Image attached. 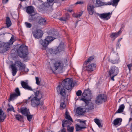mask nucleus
Returning a JSON list of instances; mask_svg holds the SVG:
<instances>
[{
    "mask_svg": "<svg viewBox=\"0 0 132 132\" xmlns=\"http://www.w3.org/2000/svg\"><path fill=\"white\" fill-rule=\"evenodd\" d=\"M91 95V91L89 89L85 90L83 93V101L84 102L83 105V114L86 112L94 109V105L90 100Z\"/></svg>",
    "mask_w": 132,
    "mask_h": 132,
    "instance_id": "f257e3e1",
    "label": "nucleus"
},
{
    "mask_svg": "<svg viewBox=\"0 0 132 132\" xmlns=\"http://www.w3.org/2000/svg\"><path fill=\"white\" fill-rule=\"evenodd\" d=\"M16 66H17L19 68L20 70L24 68V64L19 61H15L14 64H12L10 65L12 69V72L13 76L16 75L18 71Z\"/></svg>",
    "mask_w": 132,
    "mask_h": 132,
    "instance_id": "f03ea898",
    "label": "nucleus"
},
{
    "mask_svg": "<svg viewBox=\"0 0 132 132\" xmlns=\"http://www.w3.org/2000/svg\"><path fill=\"white\" fill-rule=\"evenodd\" d=\"M119 72V69L118 67L114 66L111 67L108 72V75L110 79L113 81H114V78L118 75Z\"/></svg>",
    "mask_w": 132,
    "mask_h": 132,
    "instance_id": "7ed1b4c3",
    "label": "nucleus"
},
{
    "mask_svg": "<svg viewBox=\"0 0 132 132\" xmlns=\"http://www.w3.org/2000/svg\"><path fill=\"white\" fill-rule=\"evenodd\" d=\"M28 47L24 45H21L18 50V54L19 56L21 58L26 57L28 55Z\"/></svg>",
    "mask_w": 132,
    "mask_h": 132,
    "instance_id": "20e7f679",
    "label": "nucleus"
},
{
    "mask_svg": "<svg viewBox=\"0 0 132 132\" xmlns=\"http://www.w3.org/2000/svg\"><path fill=\"white\" fill-rule=\"evenodd\" d=\"M64 65V63L62 61L58 60L53 64V67H51V69L53 72L57 70H61L63 68Z\"/></svg>",
    "mask_w": 132,
    "mask_h": 132,
    "instance_id": "39448f33",
    "label": "nucleus"
},
{
    "mask_svg": "<svg viewBox=\"0 0 132 132\" xmlns=\"http://www.w3.org/2000/svg\"><path fill=\"white\" fill-rule=\"evenodd\" d=\"M107 100V97L105 94H100L97 96L95 102L96 104L99 105L106 101Z\"/></svg>",
    "mask_w": 132,
    "mask_h": 132,
    "instance_id": "423d86ee",
    "label": "nucleus"
},
{
    "mask_svg": "<svg viewBox=\"0 0 132 132\" xmlns=\"http://www.w3.org/2000/svg\"><path fill=\"white\" fill-rule=\"evenodd\" d=\"M72 80L69 78L64 79L60 85H62L68 90L70 89L72 87Z\"/></svg>",
    "mask_w": 132,
    "mask_h": 132,
    "instance_id": "0eeeda50",
    "label": "nucleus"
},
{
    "mask_svg": "<svg viewBox=\"0 0 132 132\" xmlns=\"http://www.w3.org/2000/svg\"><path fill=\"white\" fill-rule=\"evenodd\" d=\"M54 38L53 37L48 36L44 39V41L42 40H39L40 43L43 46V47H46L52 41Z\"/></svg>",
    "mask_w": 132,
    "mask_h": 132,
    "instance_id": "6e6552de",
    "label": "nucleus"
},
{
    "mask_svg": "<svg viewBox=\"0 0 132 132\" xmlns=\"http://www.w3.org/2000/svg\"><path fill=\"white\" fill-rule=\"evenodd\" d=\"M62 85H60L57 87V91L59 93L60 95L64 97V98L67 95V91Z\"/></svg>",
    "mask_w": 132,
    "mask_h": 132,
    "instance_id": "1a4fd4ad",
    "label": "nucleus"
},
{
    "mask_svg": "<svg viewBox=\"0 0 132 132\" xmlns=\"http://www.w3.org/2000/svg\"><path fill=\"white\" fill-rule=\"evenodd\" d=\"M10 45L8 43H2L0 44V53H2L8 50Z\"/></svg>",
    "mask_w": 132,
    "mask_h": 132,
    "instance_id": "9d476101",
    "label": "nucleus"
},
{
    "mask_svg": "<svg viewBox=\"0 0 132 132\" xmlns=\"http://www.w3.org/2000/svg\"><path fill=\"white\" fill-rule=\"evenodd\" d=\"M32 34L36 38L39 39L42 37L43 31L40 29L35 30L32 31Z\"/></svg>",
    "mask_w": 132,
    "mask_h": 132,
    "instance_id": "9b49d317",
    "label": "nucleus"
},
{
    "mask_svg": "<svg viewBox=\"0 0 132 132\" xmlns=\"http://www.w3.org/2000/svg\"><path fill=\"white\" fill-rule=\"evenodd\" d=\"M28 80L21 81V84L22 87L26 89L29 90H33L31 87L28 85Z\"/></svg>",
    "mask_w": 132,
    "mask_h": 132,
    "instance_id": "f8f14e48",
    "label": "nucleus"
},
{
    "mask_svg": "<svg viewBox=\"0 0 132 132\" xmlns=\"http://www.w3.org/2000/svg\"><path fill=\"white\" fill-rule=\"evenodd\" d=\"M96 67V64L94 63H92L84 68V69L87 70L92 71L95 70Z\"/></svg>",
    "mask_w": 132,
    "mask_h": 132,
    "instance_id": "ddd939ff",
    "label": "nucleus"
},
{
    "mask_svg": "<svg viewBox=\"0 0 132 132\" xmlns=\"http://www.w3.org/2000/svg\"><path fill=\"white\" fill-rule=\"evenodd\" d=\"M111 14V13H110V12L103 13L100 14L99 16L101 18L107 20L110 18Z\"/></svg>",
    "mask_w": 132,
    "mask_h": 132,
    "instance_id": "4468645a",
    "label": "nucleus"
},
{
    "mask_svg": "<svg viewBox=\"0 0 132 132\" xmlns=\"http://www.w3.org/2000/svg\"><path fill=\"white\" fill-rule=\"evenodd\" d=\"M31 105L33 107L37 106L40 103V100L34 97L31 100Z\"/></svg>",
    "mask_w": 132,
    "mask_h": 132,
    "instance_id": "2eb2a0df",
    "label": "nucleus"
},
{
    "mask_svg": "<svg viewBox=\"0 0 132 132\" xmlns=\"http://www.w3.org/2000/svg\"><path fill=\"white\" fill-rule=\"evenodd\" d=\"M113 64H116L118 63L120 60L119 56L118 54H116L113 56V59L110 61Z\"/></svg>",
    "mask_w": 132,
    "mask_h": 132,
    "instance_id": "dca6fc26",
    "label": "nucleus"
},
{
    "mask_svg": "<svg viewBox=\"0 0 132 132\" xmlns=\"http://www.w3.org/2000/svg\"><path fill=\"white\" fill-rule=\"evenodd\" d=\"M73 121H71L67 119L66 120H64L62 121V126L63 127H69V125L72 124V122H73Z\"/></svg>",
    "mask_w": 132,
    "mask_h": 132,
    "instance_id": "f3484780",
    "label": "nucleus"
},
{
    "mask_svg": "<svg viewBox=\"0 0 132 132\" xmlns=\"http://www.w3.org/2000/svg\"><path fill=\"white\" fill-rule=\"evenodd\" d=\"M20 112L23 115L26 116V115L30 114L29 110L26 108H21L19 109Z\"/></svg>",
    "mask_w": 132,
    "mask_h": 132,
    "instance_id": "a211bd4d",
    "label": "nucleus"
},
{
    "mask_svg": "<svg viewBox=\"0 0 132 132\" xmlns=\"http://www.w3.org/2000/svg\"><path fill=\"white\" fill-rule=\"evenodd\" d=\"M43 49H45L46 51L48 54L50 53L52 54H57L56 52L55 49H49L47 48V47H43Z\"/></svg>",
    "mask_w": 132,
    "mask_h": 132,
    "instance_id": "6ab92c4d",
    "label": "nucleus"
},
{
    "mask_svg": "<svg viewBox=\"0 0 132 132\" xmlns=\"http://www.w3.org/2000/svg\"><path fill=\"white\" fill-rule=\"evenodd\" d=\"M35 96L34 97H35L38 100H40L43 96V93L38 90L36 91L35 93Z\"/></svg>",
    "mask_w": 132,
    "mask_h": 132,
    "instance_id": "aec40b11",
    "label": "nucleus"
},
{
    "mask_svg": "<svg viewBox=\"0 0 132 132\" xmlns=\"http://www.w3.org/2000/svg\"><path fill=\"white\" fill-rule=\"evenodd\" d=\"M120 0H113L112 2H109L106 3L104 2V5H112L113 6H116Z\"/></svg>",
    "mask_w": 132,
    "mask_h": 132,
    "instance_id": "412c9836",
    "label": "nucleus"
},
{
    "mask_svg": "<svg viewBox=\"0 0 132 132\" xmlns=\"http://www.w3.org/2000/svg\"><path fill=\"white\" fill-rule=\"evenodd\" d=\"M121 32V31H119L117 33H112L110 36L112 38V40H114L118 37L120 35V34Z\"/></svg>",
    "mask_w": 132,
    "mask_h": 132,
    "instance_id": "4be33fe9",
    "label": "nucleus"
},
{
    "mask_svg": "<svg viewBox=\"0 0 132 132\" xmlns=\"http://www.w3.org/2000/svg\"><path fill=\"white\" fill-rule=\"evenodd\" d=\"M34 7L31 6L27 7L26 8V12L29 14H31L35 13L34 10Z\"/></svg>",
    "mask_w": 132,
    "mask_h": 132,
    "instance_id": "5701e85b",
    "label": "nucleus"
},
{
    "mask_svg": "<svg viewBox=\"0 0 132 132\" xmlns=\"http://www.w3.org/2000/svg\"><path fill=\"white\" fill-rule=\"evenodd\" d=\"M34 13L33 14H31L29 15V20L30 22H32L37 19V16L35 13Z\"/></svg>",
    "mask_w": 132,
    "mask_h": 132,
    "instance_id": "b1692460",
    "label": "nucleus"
},
{
    "mask_svg": "<svg viewBox=\"0 0 132 132\" xmlns=\"http://www.w3.org/2000/svg\"><path fill=\"white\" fill-rule=\"evenodd\" d=\"M55 49L56 52L57 54L59 53L64 50V45L62 44H60L58 47Z\"/></svg>",
    "mask_w": 132,
    "mask_h": 132,
    "instance_id": "393cba45",
    "label": "nucleus"
},
{
    "mask_svg": "<svg viewBox=\"0 0 132 132\" xmlns=\"http://www.w3.org/2000/svg\"><path fill=\"white\" fill-rule=\"evenodd\" d=\"M94 6L91 4H89L87 7V10L89 14L92 15L94 12Z\"/></svg>",
    "mask_w": 132,
    "mask_h": 132,
    "instance_id": "a878e982",
    "label": "nucleus"
},
{
    "mask_svg": "<svg viewBox=\"0 0 132 132\" xmlns=\"http://www.w3.org/2000/svg\"><path fill=\"white\" fill-rule=\"evenodd\" d=\"M6 118V115L1 109H0V122H3Z\"/></svg>",
    "mask_w": 132,
    "mask_h": 132,
    "instance_id": "bb28decb",
    "label": "nucleus"
},
{
    "mask_svg": "<svg viewBox=\"0 0 132 132\" xmlns=\"http://www.w3.org/2000/svg\"><path fill=\"white\" fill-rule=\"evenodd\" d=\"M125 106L123 104H122L120 105L119 107V109L116 111L115 114L117 113H120L123 112L125 109Z\"/></svg>",
    "mask_w": 132,
    "mask_h": 132,
    "instance_id": "cd10ccee",
    "label": "nucleus"
},
{
    "mask_svg": "<svg viewBox=\"0 0 132 132\" xmlns=\"http://www.w3.org/2000/svg\"><path fill=\"white\" fill-rule=\"evenodd\" d=\"M76 113L79 115L82 114V108L81 107H79L77 108L76 110Z\"/></svg>",
    "mask_w": 132,
    "mask_h": 132,
    "instance_id": "c85d7f7f",
    "label": "nucleus"
},
{
    "mask_svg": "<svg viewBox=\"0 0 132 132\" xmlns=\"http://www.w3.org/2000/svg\"><path fill=\"white\" fill-rule=\"evenodd\" d=\"M6 24L7 27H9L12 24V22L9 17H6Z\"/></svg>",
    "mask_w": 132,
    "mask_h": 132,
    "instance_id": "c756f323",
    "label": "nucleus"
},
{
    "mask_svg": "<svg viewBox=\"0 0 132 132\" xmlns=\"http://www.w3.org/2000/svg\"><path fill=\"white\" fill-rule=\"evenodd\" d=\"M122 120L121 118H117L115 119L113 121V124L114 126L118 125L122 121Z\"/></svg>",
    "mask_w": 132,
    "mask_h": 132,
    "instance_id": "7c9ffc66",
    "label": "nucleus"
},
{
    "mask_svg": "<svg viewBox=\"0 0 132 132\" xmlns=\"http://www.w3.org/2000/svg\"><path fill=\"white\" fill-rule=\"evenodd\" d=\"M38 23L41 25H45L46 23V20L45 19L41 18L39 20Z\"/></svg>",
    "mask_w": 132,
    "mask_h": 132,
    "instance_id": "2f4dec72",
    "label": "nucleus"
},
{
    "mask_svg": "<svg viewBox=\"0 0 132 132\" xmlns=\"http://www.w3.org/2000/svg\"><path fill=\"white\" fill-rule=\"evenodd\" d=\"M18 96L15 93L11 94L10 95L9 100L10 101L13 100Z\"/></svg>",
    "mask_w": 132,
    "mask_h": 132,
    "instance_id": "473e14b6",
    "label": "nucleus"
},
{
    "mask_svg": "<svg viewBox=\"0 0 132 132\" xmlns=\"http://www.w3.org/2000/svg\"><path fill=\"white\" fill-rule=\"evenodd\" d=\"M65 117L67 119L72 121V119L69 115V113L67 110H66L65 114Z\"/></svg>",
    "mask_w": 132,
    "mask_h": 132,
    "instance_id": "72a5a7b5",
    "label": "nucleus"
},
{
    "mask_svg": "<svg viewBox=\"0 0 132 132\" xmlns=\"http://www.w3.org/2000/svg\"><path fill=\"white\" fill-rule=\"evenodd\" d=\"M94 120L95 122L98 125L99 128H100L102 127V126L101 125L99 120L97 119H95Z\"/></svg>",
    "mask_w": 132,
    "mask_h": 132,
    "instance_id": "f704fd0d",
    "label": "nucleus"
},
{
    "mask_svg": "<svg viewBox=\"0 0 132 132\" xmlns=\"http://www.w3.org/2000/svg\"><path fill=\"white\" fill-rule=\"evenodd\" d=\"M15 118L16 119L20 121H22L23 120V117L21 115L19 114H17L15 115Z\"/></svg>",
    "mask_w": 132,
    "mask_h": 132,
    "instance_id": "c9c22d12",
    "label": "nucleus"
},
{
    "mask_svg": "<svg viewBox=\"0 0 132 132\" xmlns=\"http://www.w3.org/2000/svg\"><path fill=\"white\" fill-rule=\"evenodd\" d=\"M94 58V56H90L89 57L87 61H85L84 63V64L85 65L87 64L88 63L90 62Z\"/></svg>",
    "mask_w": 132,
    "mask_h": 132,
    "instance_id": "e433bc0d",
    "label": "nucleus"
},
{
    "mask_svg": "<svg viewBox=\"0 0 132 132\" xmlns=\"http://www.w3.org/2000/svg\"><path fill=\"white\" fill-rule=\"evenodd\" d=\"M96 3L97 5V6L104 5L105 4L104 2H102L100 0H96Z\"/></svg>",
    "mask_w": 132,
    "mask_h": 132,
    "instance_id": "4c0bfd02",
    "label": "nucleus"
},
{
    "mask_svg": "<svg viewBox=\"0 0 132 132\" xmlns=\"http://www.w3.org/2000/svg\"><path fill=\"white\" fill-rule=\"evenodd\" d=\"M76 129V131H79L82 129V127L80 126L79 125L76 124L75 125Z\"/></svg>",
    "mask_w": 132,
    "mask_h": 132,
    "instance_id": "58836bf2",
    "label": "nucleus"
},
{
    "mask_svg": "<svg viewBox=\"0 0 132 132\" xmlns=\"http://www.w3.org/2000/svg\"><path fill=\"white\" fill-rule=\"evenodd\" d=\"M69 17V15L68 14H67V16L66 18L63 17H62L61 18H60L59 19L61 20V21H66L68 19V18Z\"/></svg>",
    "mask_w": 132,
    "mask_h": 132,
    "instance_id": "ea45409f",
    "label": "nucleus"
},
{
    "mask_svg": "<svg viewBox=\"0 0 132 132\" xmlns=\"http://www.w3.org/2000/svg\"><path fill=\"white\" fill-rule=\"evenodd\" d=\"M82 15V13L81 12H79V13L76 14H73V17L75 18H78L80 17V16H81Z\"/></svg>",
    "mask_w": 132,
    "mask_h": 132,
    "instance_id": "a19ab883",
    "label": "nucleus"
},
{
    "mask_svg": "<svg viewBox=\"0 0 132 132\" xmlns=\"http://www.w3.org/2000/svg\"><path fill=\"white\" fill-rule=\"evenodd\" d=\"M74 127H67L68 132H73Z\"/></svg>",
    "mask_w": 132,
    "mask_h": 132,
    "instance_id": "79ce46f5",
    "label": "nucleus"
},
{
    "mask_svg": "<svg viewBox=\"0 0 132 132\" xmlns=\"http://www.w3.org/2000/svg\"><path fill=\"white\" fill-rule=\"evenodd\" d=\"M15 93L18 96H20V92L18 88H16L15 90Z\"/></svg>",
    "mask_w": 132,
    "mask_h": 132,
    "instance_id": "37998d69",
    "label": "nucleus"
},
{
    "mask_svg": "<svg viewBox=\"0 0 132 132\" xmlns=\"http://www.w3.org/2000/svg\"><path fill=\"white\" fill-rule=\"evenodd\" d=\"M66 107V105L65 104V102H62L61 103L60 106V108L61 109H63L65 108Z\"/></svg>",
    "mask_w": 132,
    "mask_h": 132,
    "instance_id": "c03bdc74",
    "label": "nucleus"
},
{
    "mask_svg": "<svg viewBox=\"0 0 132 132\" xmlns=\"http://www.w3.org/2000/svg\"><path fill=\"white\" fill-rule=\"evenodd\" d=\"M28 120L29 121H30L33 117V115H30V114L26 116Z\"/></svg>",
    "mask_w": 132,
    "mask_h": 132,
    "instance_id": "a18cd8bd",
    "label": "nucleus"
},
{
    "mask_svg": "<svg viewBox=\"0 0 132 132\" xmlns=\"http://www.w3.org/2000/svg\"><path fill=\"white\" fill-rule=\"evenodd\" d=\"M86 120H83V129H84L85 128H87L88 127V126L86 124L85 122Z\"/></svg>",
    "mask_w": 132,
    "mask_h": 132,
    "instance_id": "49530a36",
    "label": "nucleus"
},
{
    "mask_svg": "<svg viewBox=\"0 0 132 132\" xmlns=\"http://www.w3.org/2000/svg\"><path fill=\"white\" fill-rule=\"evenodd\" d=\"M25 24L26 27L27 28H30L31 27L32 25L30 23L25 22Z\"/></svg>",
    "mask_w": 132,
    "mask_h": 132,
    "instance_id": "de8ad7c7",
    "label": "nucleus"
},
{
    "mask_svg": "<svg viewBox=\"0 0 132 132\" xmlns=\"http://www.w3.org/2000/svg\"><path fill=\"white\" fill-rule=\"evenodd\" d=\"M82 91L81 90H78L76 93V95L77 96H80L81 95Z\"/></svg>",
    "mask_w": 132,
    "mask_h": 132,
    "instance_id": "09e8293b",
    "label": "nucleus"
},
{
    "mask_svg": "<svg viewBox=\"0 0 132 132\" xmlns=\"http://www.w3.org/2000/svg\"><path fill=\"white\" fill-rule=\"evenodd\" d=\"M36 80V83L38 85H39L40 82L39 80V79L37 77H35Z\"/></svg>",
    "mask_w": 132,
    "mask_h": 132,
    "instance_id": "8fccbe9b",
    "label": "nucleus"
},
{
    "mask_svg": "<svg viewBox=\"0 0 132 132\" xmlns=\"http://www.w3.org/2000/svg\"><path fill=\"white\" fill-rule=\"evenodd\" d=\"M12 111L13 112H15L14 108L12 106L11 107H10V108H8L7 109V112H9L10 111Z\"/></svg>",
    "mask_w": 132,
    "mask_h": 132,
    "instance_id": "3c124183",
    "label": "nucleus"
},
{
    "mask_svg": "<svg viewBox=\"0 0 132 132\" xmlns=\"http://www.w3.org/2000/svg\"><path fill=\"white\" fill-rule=\"evenodd\" d=\"M25 65L24 64V68L22 69H21L20 70H23L25 72H27L29 70L27 68H26Z\"/></svg>",
    "mask_w": 132,
    "mask_h": 132,
    "instance_id": "603ef678",
    "label": "nucleus"
},
{
    "mask_svg": "<svg viewBox=\"0 0 132 132\" xmlns=\"http://www.w3.org/2000/svg\"><path fill=\"white\" fill-rule=\"evenodd\" d=\"M127 66L128 67V69L129 70V71H130L131 68L132 67V63H131L129 64H128L127 65Z\"/></svg>",
    "mask_w": 132,
    "mask_h": 132,
    "instance_id": "864d4df0",
    "label": "nucleus"
},
{
    "mask_svg": "<svg viewBox=\"0 0 132 132\" xmlns=\"http://www.w3.org/2000/svg\"><path fill=\"white\" fill-rule=\"evenodd\" d=\"M9 0H2V2L3 3L6 4L8 1Z\"/></svg>",
    "mask_w": 132,
    "mask_h": 132,
    "instance_id": "5fc2aeb1",
    "label": "nucleus"
},
{
    "mask_svg": "<svg viewBox=\"0 0 132 132\" xmlns=\"http://www.w3.org/2000/svg\"><path fill=\"white\" fill-rule=\"evenodd\" d=\"M54 1V0H47V2L48 4L52 3Z\"/></svg>",
    "mask_w": 132,
    "mask_h": 132,
    "instance_id": "6e6d98bb",
    "label": "nucleus"
},
{
    "mask_svg": "<svg viewBox=\"0 0 132 132\" xmlns=\"http://www.w3.org/2000/svg\"><path fill=\"white\" fill-rule=\"evenodd\" d=\"M61 132H67L66 129L63 128V129H62Z\"/></svg>",
    "mask_w": 132,
    "mask_h": 132,
    "instance_id": "4d7b16f0",
    "label": "nucleus"
},
{
    "mask_svg": "<svg viewBox=\"0 0 132 132\" xmlns=\"http://www.w3.org/2000/svg\"><path fill=\"white\" fill-rule=\"evenodd\" d=\"M82 3V2H81V1H79V2H76L75 4L76 5L78 4H81Z\"/></svg>",
    "mask_w": 132,
    "mask_h": 132,
    "instance_id": "13d9d810",
    "label": "nucleus"
},
{
    "mask_svg": "<svg viewBox=\"0 0 132 132\" xmlns=\"http://www.w3.org/2000/svg\"><path fill=\"white\" fill-rule=\"evenodd\" d=\"M117 46L120 47L121 46V45L120 44V43L119 42H118L117 44Z\"/></svg>",
    "mask_w": 132,
    "mask_h": 132,
    "instance_id": "bf43d9fd",
    "label": "nucleus"
},
{
    "mask_svg": "<svg viewBox=\"0 0 132 132\" xmlns=\"http://www.w3.org/2000/svg\"><path fill=\"white\" fill-rule=\"evenodd\" d=\"M40 105V106L41 108H42V107L43 108V103H41L39 104Z\"/></svg>",
    "mask_w": 132,
    "mask_h": 132,
    "instance_id": "052dcab7",
    "label": "nucleus"
},
{
    "mask_svg": "<svg viewBox=\"0 0 132 132\" xmlns=\"http://www.w3.org/2000/svg\"><path fill=\"white\" fill-rule=\"evenodd\" d=\"M77 121L80 122V123L82 122V120L80 119H78L77 120Z\"/></svg>",
    "mask_w": 132,
    "mask_h": 132,
    "instance_id": "680f3d73",
    "label": "nucleus"
},
{
    "mask_svg": "<svg viewBox=\"0 0 132 132\" xmlns=\"http://www.w3.org/2000/svg\"><path fill=\"white\" fill-rule=\"evenodd\" d=\"M124 28V26H123V25L121 27L120 29V31H121V30L122 29H123Z\"/></svg>",
    "mask_w": 132,
    "mask_h": 132,
    "instance_id": "e2e57ef3",
    "label": "nucleus"
},
{
    "mask_svg": "<svg viewBox=\"0 0 132 132\" xmlns=\"http://www.w3.org/2000/svg\"><path fill=\"white\" fill-rule=\"evenodd\" d=\"M75 99L76 100H79L80 101H82V98H79V99H76V98H75Z\"/></svg>",
    "mask_w": 132,
    "mask_h": 132,
    "instance_id": "0e129e2a",
    "label": "nucleus"
},
{
    "mask_svg": "<svg viewBox=\"0 0 132 132\" xmlns=\"http://www.w3.org/2000/svg\"><path fill=\"white\" fill-rule=\"evenodd\" d=\"M31 97V96H30V97H29L28 99V100H27V102L29 101V100L30 99V98Z\"/></svg>",
    "mask_w": 132,
    "mask_h": 132,
    "instance_id": "69168bd1",
    "label": "nucleus"
},
{
    "mask_svg": "<svg viewBox=\"0 0 132 132\" xmlns=\"http://www.w3.org/2000/svg\"><path fill=\"white\" fill-rule=\"evenodd\" d=\"M122 39V38H121L120 39H118V42H119Z\"/></svg>",
    "mask_w": 132,
    "mask_h": 132,
    "instance_id": "338daca9",
    "label": "nucleus"
},
{
    "mask_svg": "<svg viewBox=\"0 0 132 132\" xmlns=\"http://www.w3.org/2000/svg\"><path fill=\"white\" fill-rule=\"evenodd\" d=\"M68 11H69V12H72V10H68Z\"/></svg>",
    "mask_w": 132,
    "mask_h": 132,
    "instance_id": "774afa93",
    "label": "nucleus"
}]
</instances>
